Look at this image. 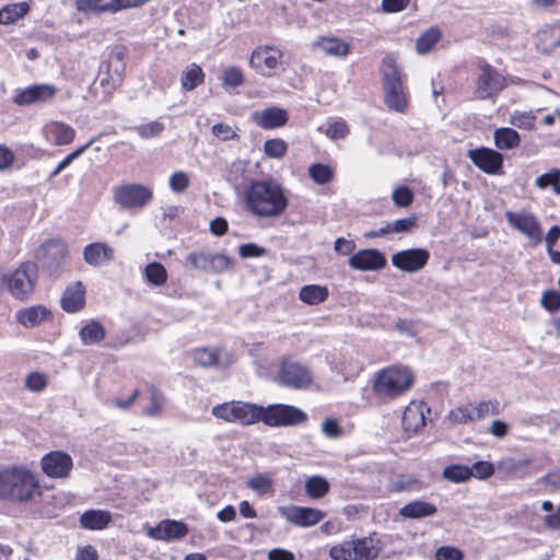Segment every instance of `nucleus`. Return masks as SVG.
<instances>
[{
	"instance_id": "nucleus-30",
	"label": "nucleus",
	"mask_w": 560,
	"mask_h": 560,
	"mask_svg": "<svg viewBox=\"0 0 560 560\" xmlns=\"http://www.w3.org/2000/svg\"><path fill=\"white\" fill-rule=\"evenodd\" d=\"M436 511L438 509L434 504L416 500L405 504L399 510V514L405 518H423L434 515Z\"/></svg>"
},
{
	"instance_id": "nucleus-62",
	"label": "nucleus",
	"mask_w": 560,
	"mask_h": 560,
	"mask_svg": "<svg viewBox=\"0 0 560 560\" xmlns=\"http://www.w3.org/2000/svg\"><path fill=\"white\" fill-rule=\"evenodd\" d=\"M535 117L529 113H514L511 116V124L522 129H532Z\"/></svg>"
},
{
	"instance_id": "nucleus-32",
	"label": "nucleus",
	"mask_w": 560,
	"mask_h": 560,
	"mask_svg": "<svg viewBox=\"0 0 560 560\" xmlns=\"http://www.w3.org/2000/svg\"><path fill=\"white\" fill-rule=\"evenodd\" d=\"M385 103L392 110L404 113L407 108L408 100L404 91L402 83L399 85L384 88Z\"/></svg>"
},
{
	"instance_id": "nucleus-17",
	"label": "nucleus",
	"mask_w": 560,
	"mask_h": 560,
	"mask_svg": "<svg viewBox=\"0 0 560 560\" xmlns=\"http://www.w3.org/2000/svg\"><path fill=\"white\" fill-rule=\"evenodd\" d=\"M57 89L52 84H35L16 92L13 102L19 106L43 103L56 95Z\"/></svg>"
},
{
	"instance_id": "nucleus-14",
	"label": "nucleus",
	"mask_w": 560,
	"mask_h": 560,
	"mask_svg": "<svg viewBox=\"0 0 560 560\" xmlns=\"http://www.w3.org/2000/svg\"><path fill=\"white\" fill-rule=\"evenodd\" d=\"M278 511L288 522L300 527L316 525L325 517L320 510L305 506H280Z\"/></svg>"
},
{
	"instance_id": "nucleus-38",
	"label": "nucleus",
	"mask_w": 560,
	"mask_h": 560,
	"mask_svg": "<svg viewBox=\"0 0 560 560\" xmlns=\"http://www.w3.org/2000/svg\"><path fill=\"white\" fill-rule=\"evenodd\" d=\"M495 147L501 150H510L518 147L520 135L512 128H499L493 135Z\"/></svg>"
},
{
	"instance_id": "nucleus-16",
	"label": "nucleus",
	"mask_w": 560,
	"mask_h": 560,
	"mask_svg": "<svg viewBox=\"0 0 560 560\" xmlns=\"http://www.w3.org/2000/svg\"><path fill=\"white\" fill-rule=\"evenodd\" d=\"M468 158L475 166L487 174H498L503 166L502 154L489 148L469 150Z\"/></svg>"
},
{
	"instance_id": "nucleus-24",
	"label": "nucleus",
	"mask_w": 560,
	"mask_h": 560,
	"mask_svg": "<svg viewBox=\"0 0 560 560\" xmlns=\"http://www.w3.org/2000/svg\"><path fill=\"white\" fill-rule=\"evenodd\" d=\"M353 547V560H374L378 557L381 551V542L372 535L363 538L351 540Z\"/></svg>"
},
{
	"instance_id": "nucleus-50",
	"label": "nucleus",
	"mask_w": 560,
	"mask_h": 560,
	"mask_svg": "<svg viewBox=\"0 0 560 560\" xmlns=\"http://www.w3.org/2000/svg\"><path fill=\"white\" fill-rule=\"evenodd\" d=\"M287 143L279 138L267 140L264 144V152L272 159H280L287 152Z\"/></svg>"
},
{
	"instance_id": "nucleus-9",
	"label": "nucleus",
	"mask_w": 560,
	"mask_h": 560,
	"mask_svg": "<svg viewBox=\"0 0 560 560\" xmlns=\"http://www.w3.org/2000/svg\"><path fill=\"white\" fill-rule=\"evenodd\" d=\"M153 198L151 188L141 184H127L114 191L115 201L124 209L135 210L147 206Z\"/></svg>"
},
{
	"instance_id": "nucleus-57",
	"label": "nucleus",
	"mask_w": 560,
	"mask_h": 560,
	"mask_svg": "<svg viewBox=\"0 0 560 560\" xmlns=\"http://www.w3.org/2000/svg\"><path fill=\"white\" fill-rule=\"evenodd\" d=\"M90 145L91 142H88L86 144L68 154L51 172L50 177H56L58 174H60L65 168H67L71 164V162L74 159L79 158Z\"/></svg>"
},
{
	"instance_id": "nucleus-3",
	"label": "nucleus",
	"mask_w": 560,
	"mask_h": 560,
	"mask_svg": "<svg viewBox=\"0 0 560 560\" xmlns=\"http://www.w3.org/2000/svg\"><path fill=\"white\" fill-rule=\"evenodd\" d=\"M412 382L413 377L408 369L393 366L377 373L373 390L377 396L393 399L408 390Z\"/></svg>"
},
{
	"instance_id": "nucleus-60",
	"label": "nucleus",
	"mask_w": 560,
	"mask_h": 560,
	"mask_svg": "<svg viewBox=\"0 0 560 560\" xmlns=\"http://www.w3.org/2000/svg\"><path fill=\"white\" fill-rule=\"evenodd\" d=\"M392 197L398 207H408L413 200L412 191L405 186L396 188Z\"/></svg>"
},
{
	"instance_id": "nucleus-2",
	"label": "nucleus",
	"mask_w": 560,
	"mask_h": 560,
	"mask_svg": "<svg viewBox=\"0 0 560 560\" xmlns=\"http://www.w3.org/2000/svg\"><path fill=\"white\" fill-rule=\"evenodd\" d=\"M38 492L35 475L20 467L0 471V497L12 502H27Z\"/></svg>"
},
{
	"instance_id": "nucleus-43",
	"label": "nucleus",
	"mask_w": 560,
	"mask_h": 560,
	"mask_svg": "<svg viewBox=\"0 0 560 560\" xmlns=\"http://www.w3.org/2000/svg\"><path fill=\"white\" fill-rule=\"evenodd\" d=\"M308 175L314 183L324 185L332 180L334 172L330 166L316 163L308 167Z\"/></svg>"
},
{
	"instance_id": "nucleus-53",
	"label": "nucleus",
	"mask_w": 560,
	"mask_h": 560,
	"mask_svg": "<svg viewBox=\"0 0 560 560\" xmlns=\"http://www.w3.org/2000/svg\"><path fill=\"white\" fill-rule=\"evenodd\" d=\"M164 129V126L159 121H150L144 125L133 127V130L142 138L150 139L158 137Z\"/></svg>"
},
{
	"instance_id": "nucleus-49",
	"label": "nucleus",
	"mask_w": 560,
	"mask_h": 560,
	"mask_svg": "<svg viewBox=\"0 0 560 560\" xmlns=\"http://www.w3.org/2000/svg\"><path fill=\"white\" fill-rule=\"evenodd\" d=\"M211 254L207 252H194L187 256V261L192 269L209 272Z\"/></svg>"
},
{
	"instance_id": "nucleus-54",
	"label": "nucleus",
	"mask_w": 560,
	"mask_h": 560,
	"mask_svg": "<svg viewBox=\"0 0 560 560\" xmlns=\"http://www.w3.org/2000/svg\"><path fill=\"white\" fill-rule=\"evenodd\" d=\"M474 413L476 417V420L482 419L487 417L488 415H499L500 413V406L497 400H487L479 402L474 408Z\"/></svg>"
},
{
	"instance_id": "nucleus-42",
	"label": "nucleus",
	"mask_w": 560,
	"mask_h": 560,
	"mask_svg": "<svg viewBox=\"0 0 560 560\" xmlns=\"http://www.w3.org/2000/svg\"><path fill=\"white\" fill-rule=\"evenodd\" d=\"M75 4L81 12H115L114 0H77Z\"/></svg>"
},
{
	"instance_id": "nucleus-48",
	"label": "nucleus",
	"mask_w": 560,
	"mask_h": 560,
	"mask_svg": "<svg viewBox=\"0 0 560 560\" xmlns=\"http://www.w3.org/2000/svg\"><path fill=\"white\" fill-rule=\"evenodd\" d=\"M353 542L346 540L341 544H337L329 549V557L332 560H353V550L351 549Z\"/></svg>"
},
{
	"instance_id": "nucleus-58",
	"label": "nucleus",
	"mask_w": 560,
	"mask_h": 560,
	"mask_svg": "<svg viewBox=\"0 0 560 560\" xmlns=\"http://www.w3.org/2000/svg\"><path fill=\"white\" fill-rule=\"evenodd\" d=\"M540 303L542 307L550 312L560 310V293L557 291H546L542 293Z\"/></svg>"
},
{
	"instance_id": "nucleus-25",
	"label": "nucleus",
	"mask_w": 560,
	"mask_h": 560,
	"mask_svg": "<svg viewBox=\"0 0 560 560\" xmlns=\"http://www.w3.org/2000/svg\"><path fill=\"white\" fill-rule=\"evenodd\" d=\"M50 317V312L43 305L25 307L16 312L15 319L25 328H32Z\"/></svg>"
},
{
	"instance_id": "nucleus-45",
	"label": "nucleus",
	"mask_w": 560,
	"mask_h": 560,
	"mask_svg": "<svg viewBox=\"0 0 560 560\" xmlns=\"http://www.w3.org/2000/svg\"><path fill=\"white\" fill-rule=\"evenodd\" d=\"M246 486L256 493L262 495L272 490V480L267 475L257 474L246 481Z\"/></svg>"
},
{
	"instance_id": "nucleus-21",
	"label": "nucleus",
	"mask_w": 560,
	"mask_h": 560,
	"mask_svg": "<svg viewBox=\"0 0 560 560\" xmlns=\"http://www.w3.org/2000/svg\"><path fill=\"white\" fill-rule=\"evenodd\" d=\"M114 248L102 242L91 243L83 249L84 261L93 267L108 265L112 260H114Z\"/></svg>"
},
{
	"instance_id": "nucleus-15",
	"label": "nucleus",
	"mask_w": 560,
	"mask_h": 560,
	"mask_svg": "<svg viewBox=\"0 0 560 560\" xmlns=\"http://www.w3.org/2000/svg\"><path fill=\"white\" fill-rule=\"evenodd\" d=\"M194 360L203 368L226 369L233 361V354L225 348L205 347L195 350Z\"/></svg>"
},
{
	"instance_id": "nucleus-47",
	"label": "nucleus",
	"mask_w": 560,
	"mask_h": 560,
	"mask_svg": "<svg viewBox=\"0 0 560 560\" xmlns=\"http://www.w3.org/2000/svg\"><path fill=\"white\" fill-rule=\"evenodd\" d=\"M447 419L455 424L468 423L476 420L474 409L467 406H460L448 412Z\"/></svg>"
},
{
	"instance_id": "nucleus-7",
	"label": "nucleus",
	"mask_w": 560,
	"mask_h": 560,
	"mask_svg": "<svg viewBox=\"0 0 560 560\" xmlns=\"http://www.w3.org/2000/svg\"><path fill=\"white\" fill-rule=\"evenodd\" d=\"M479 74L475 82L474 97L480 101L492 100L505 88V77L485 60L478 63Z\"/></svg>"
},
{
	"instance_id": "nucleus-40",
	"label": "nucleus",
	"mask_w": 560,
	"mask_h": 560,
	"mask_svg": "<svg viewBox=\"0 0 560 560\" xmlns=\"http://www.w3.org/2000/svg\"><path fill=\"white\" fill-rule=\"evenodd\" d=\"M441 31L438 27H430L421 34L416 40V49L418 54H427L440 40Z\"/></svg>"
},
{
	"instance_id": "nucleus-46",
	"label": "nucleus",
	"mask_w": 560,
	"mask_h": 560,
	"mask_svg": "<svg viewBox=\"0 0 560 560\" xmlns=\"http://www.w3.org/2000/svg\"><path fill=\"white\" fill-rule=\"evenodd\" d=\"M209 272L222 273L234 267V259L224 254H211Z\"/></svg>"
},
{
	"instance_id": "nucleus-23",
	"label": "nucleus",
	"mask_w": 560,
	"mask_h": 560,
	"mask_svg": "<svg viewBox=\"0 0 560 560\" xmlns=\"http://www.w3.org/2000/svg\"><path fill=\"white\" fill-rule=\"evenodd\" d=\"M537 49L542 54H551L560 47V21L544 26L537 35Z\"/></svg>"
},
{
	"instance_id": "nucleus-8",
	"label": "nucleus",
	"mask_w": 560,
	"mask_h": 560,
	"mask_svg": "<svg viewBox=\"0 0 560 560\" xmlns=\"http://www.w3.org/2000/svg\"><path fill=\"white\" fill-rule=\"evenodd\" d=\"M260 421L268 427H293L307 421V415L291 405L275 404L261 407Z\"/></svg>"
},
{
	"instance_id": "nucleus-10",
	"label": "nucleus",
	"mask_w": 560,
	"mask_h": 560,
	"mask_svg": "<svg viewBox=\"0 0 560 560\" xmlns=\"http://www.w3.org/2000/svg\"><path fill=\"white\" fill-rule=\"evenodd\" d=\"M279 377L283 386L293 389L306 388L313 382L312 372L305 365L293 361L281 363Z\"/></svg>"
},
{
	"instance_id": "nucleus-12",
	"label": "nucleus",
	"mask_w": 560,
	"mask_h": 560,
	"mask_svg": "<svg viewBox=\"0 0 560 560\" xmlns=\"http://www.w3.org/2000/svg\"><path fill=\"white\" fill-rule=\"evenodd\" d=\"M430 254L424 248H409L395 253L392 256V264L405 272H417L429 261Z\"/></svg>"
},
{
	"instance_id": "nucleus-19",
	"label": "nucleus",
	"mask_w": 560,
	"mask_h": 560,
	"mask_svg": "<svg viewBox=\"0 0 560 560\" xmlns=\"http://www.w3.org/2000/svg\"><path fill=\"white\" fill-rule=\"evenodd\" d=\"M349 266L361 271L380 270L386 266V258L377 249H361L349 258Z\"/></svg>"
},
{
	"instance_id": "nucleus-59",
	"label": "nucleus",
	"mask_w": 560,
	"mask_h": 560,
	"mask_svg": "<svg viewBox=\"0 0 560 560\" xmlns=\"http://www.w3.org/2000/svg\"><path fill=\"white\" fill-rule=\"evenodd\" d=\"M267 253L265 247H261L255 243L242 244L238 247V254L242 258L261 257Z\"/></svg>"
},
{
	"instance_id": "nucleus-22",
	"label": "nucleus",
	"mask_w": 560,
	"mask_h": 560,
	"mask_svg": "<svg viewBox=\"0 0 560 560\" xmlns=\"http://www.w3.org/2000/svg\"><path fill=\"white\" fill-rule=\"evenodd\" d=\"M187 526L177 521H162L149 529L148 535L156 540L180 539L187 534Z\"/></svg>"
},
{
	"instance_id": "nucleus-11",
	"label": "nucleus",
	"mask_w": 560,
	"mask_h": 560,
	"mask_svg": "<svg viewBox=\"0 0 560 560\" xmlns=\"http://www.w3.org/2000/svg\"><path fill=\"white\" fill-rule=\"evenodd\" d=\"M44 474L50 478H68L73 468L71 456L62 451H52L45 454L40 459Z\"/></svg>"
},
{
	"instance_id": "nucleus-20",
	"label": "nucleus",
	"mask_w": 560,
	"mask_h": 560,
	"mask_svg": "<svg viewBox=\"0 0 560 560\" xmlns=\"http://www.w3.org/2000/svg\"><path fill=\"white\" fill-rule=\"evenodd\" d=\"M430 408L423 401H411L404 410L401 422L406 432L416 433L425 424L424 412Z\"/></svg>"
},
{
	"instance_id": "nucleus-52",
	"label": "nucleus",
	"mask_w": 560,
	"mask_h": 560,
	"mask_svg": "<svg viewBox=\"0 0 560 560\" xmlns=\"http://www.w3.org/2000/svg\"><path fill=\"white\" fill-rule=\"evenodd\" d=\"M189 183L188 174L182 171L174 172L168 179L171 190L176 194L184 192L188 188Z\"/></svg>"
},
{
	"instance_id": "nucleus-39",
	"label": "nucleus",
	"mask_w": 560,
	"mask_h": 560,
	"mask_svg": "<svg viewBox=\"0 0 560 560\" xmlns=\"http://www.w3.org/2000/svg\"><path fill=\"white\" fill-rule=\"evenodd\" d=\"M28 11V4L26 2H20L14 4L5 5L0 10V24L8 25L18 21L20 18L25 15Z\"/></svg>"
},
{
	"instance_id": "nucleus-31",
	"label": "nucleus",
	"mask_w": 560,
	"mask_h": 560,
	"mask_svg": "<svg viewBox=\"0 0 560 560\" xmlns=\"http://www.w3.org/2000/svg\"><path fill=\"white\" fill-rule=\"evenodd\" d=\"M46 132L57 145H66L71 143L75 136V131L72 127L58 121L47 125Z\"/></svg>"
},
{
	"instance_id": "nucleus-29",
	"label": "nucleus",
	"mask_w": 560,
	"mask_h": 560,
	"mask_svg": "<svg viewBox=\"0 0 560 560\" xmlns=\"http://www.w3.org/2000/svg\"><path fill=\"white\" fill-rule=\"evenodd\" d=\"M314 45L328 56L345 57L349 52L348 43L332 36H322Z\"/></svg>"
},
{
	"instance_id": "nucleus-51",
	"label": "nucleus",
	"mask_w": 560,
	"mask_h": 560,
	"mask_svg": "<svg viewBox=\"0 0 560 560\" xmlns=\"http://www.w3.org/2000/svg\"><path fill=\"white\" fill-rule=\"evenodd\" d=\"M222 83L224 86L237 88L244 83L243 71L237 67H229L223 71Z\"/></svg>"
},
{
	"instance_id": "nucleus-33",
	"label": "nucleus",
	"mask_w": 560,
	"mask_h": 560,
	"mask_svg": "<svg viewBox=\"0 0 560 560\" xmlns=\"http://www.w3.org/2000/svg\"><path fill=\"white\" fill-rule=\"evenodd\" d=\"M329 291L327 287L319 284H307L300 289V300L308 305H318L328 299Z\"/></svg>"
},
{
	"instance_id": "nucleus-6",
	"label": "nucleus",
	"mask_w": 560,
	"mask_h": 560,
	"mask_svg": "<svg viewBox=\"0 0 560 560\" xmlns=\"http://www.w3.org/2000/svg\"><path fill=\"white\" fill-rule=\"evenodd\" d=\"M211 412L225 422L250 425L260 421L261 406L244 401H228L213 406Z\"/></svg>"
},
{
	"instance_id": "nucleus-64",
	"label": "nucleus",
	"mask_w": 560,
	"mask_h": 560,
	"mask_svg": "<svg viewBox=\"0 0 560 560\" xmlns=\"http://www.w3.org/2000/svg\"><path fill=\"white\" fill-rule=\"evenodd\" d=\"M212 133L223 141H228L237 137V133L230 125L219 122L214 124L211 128Z\"/></svg>"
},
{
	"instance_id": "nucleus-18",
	"label": "nucleus",
	"mask_w": 560,
	"mask_h": 560,
	"mask_svg": "<svg viewBox=\"0 0 560 560\" xmlns=\"http://www.w3.org/2000/svg\"><path fill=\"white\" fill-rule=\"evenodd\" d=\"M288 112L277 106L256 110L250 115V120L264 130L281 128L288 122Z\"/></svg>"
},
{
	"instance_id": "nucleus-28",
	"label": "nucleus",
	"mask_w": 560,
	"mask_h": 560,
	"mask_svg": "<svg viewBox=\"0 0 560 560\" xmlns=\"http://www.w3.org/2000/svg\"><path fill=\"white\" fill-rule=\"evenodd\" d=\"M112 521V514L104 510H89L80 517V524L83 528L90 530H101L107 527Z\"/></svg>"
},
{
	"instance_id": "nucleus-34",
	"label": "nucleus",
	"mask_w": 560,
	"mask_h": 560,
	"mask_svg": "<svg viewBox=\"0 0 560 560\" xmlns=\"http://www.w3.org/2000/svg\"><path fill=\"white\" fill-rule=\"evenodd\" d=\"M381 73L383 75L384 88L399 85L402 83L400 70L396 60L392 56H386L382 60Z\"/></svg>"
},
{
	"instance_id": "nucleus-35",
	"label": "nucleus",
	"mask_w": 560,
	"mask_h": 560,
	"mask_svg": "<svg viewBox=\"0 0 560 560\" xmlns=\"http://www.w3.org/2000/svg\"><path fill=\"white\" fill-rule=\"evenodd\" d=\"M106 331L104 326L97 320H91L79 331L80 340L83 345H95L104 340Z\"/></svg>"
},
{
	"instance_id": "nucleus-13",
	"label": "nucleus",
	"mask_w": 560,
	"mask_h": 560,
	"mask_svg": "<svg viewBox=\"0 0 560 560\" xmlns=\"http://www.w3.org/2000/svg\"><path fill=\"white\" fill-rule=\"evenodd\" d=\"M505 219L511 226L526 235L534 244L541 243L542 230L535 215L506 211Z\"/></svg>"
},
{
	"instance_id": "nucleus-26",
	"label": "nucleus",
	"mask_w": 560,
	"mask_h": 560,
	"mask_svg": "<svg viewBox=\"0 0 560 560\" xmlns=\"http://www.w3.org/2000/svg\"><path fill=\"white\" fill-rule=\"evenodd\" d=\"M44 266L57 270L68 254V247L63 242L54 240L44 245Z\"/></svg>"
},
{
	"instance_id": "nucleus-5",
	"label": "nucleus",
	"mask_w": 560,
	"mask_h": 560,
	"mask_svg": "<svg viewBox=\"0 0 560 560\" xmlns=\"http://www.w3.org/2000/svg\"><path fill=\"white\" fill-rule=\"evenodd\" d=\"M283 52L276 46H258L249 58L250 68L264 78L279 77L287 68Z\"/></svg>"
},
{
	"instance_id": "nucleus-63",
	"label": "nucleus",
	"mask_w": 560,
	"mask_h": 560,
	"mask_svg": "<svg viewBox=\"0 0 560 560\" xmlns=\"http://www.w3.org/2000/svg\"><path fill=\"white\" fill-rule=\"evenodd\" d=\"M436 560H463V552L450 546L440 547L435 552Z\"/></svg>"
},
{
	"instance_id": "nucleus-27",
	"label": "nucleus",
	"mask_w": 560,
	"mask_h": 560,
	"mask_svg": "<svg viewBox=\"0 0 560 560\" xmlns=\"http://www.w3.org/2000/svg\"><path fill=\"white\" fill-rule=\"evenodd\" d=\"M85 289L81 282L66 289L60 303L61 307L68 313H75L84 306Z\"/></svg>"
},
{
	"instance_id": "nucleus-44",
	"label": "nucleus",
	"mask_w": 560,
	"mask_h": 560,
	"mask_svg": "<svg viewBox=\"0 0 560 560\" xmlns=\"http://www.w3.org/2000/svg\"><path fill=\"white\" fill-rule=\"evenodd\" d=\"M472 476V470L467 466L451 465L444 468L443 477L452 482H464Z\"/></svg>"
},
{
	"instance_id": "nucleus-55",
	"label": "nucleus",
	"mask_w": 560,
	"mask_h": 560,
	"mask_svg": "<svg viewBox=\"0 0 560 560\" xmlns=\"http://www.w3.org/2000/svg\"><path fill=\"white\" fill-rule=\"evenodd\" d=\"M348 133L349 127L343 120H336L329 124L325 130V135L332 140L343 139Z\"/></svg>"
},
{
	"instance_id": "nucleus-41",
	"label": "nucleus",
	"mask_w": 560,
	"mask_h": 560,
	"mask_svg": "<svg viewBox=\"0 0 560 560\" xmlns=\"http://www.w3.org/2000/svg\"><path fill=\"white\" fill-rule=\"evenodd\" d=\"M329 490L328 481L320 476H312L305 482V491L310 498H323Z\"/></svg>"
},
{
	"instance_id": "nucleus-4",
	"label": "nucleus",
	"mask_w": 560,
	"mask_h": 560,
	"mask_svg": "<svg viewBox=\"0 0 560 560\" xmlns=\"http://www.w3.org/2000/svg\"><path fill=\"white\" fill-rule=\"evenodd\" d=\"M3 282L14 299L25 301L35 290L37 267L30 261L23 262L14 271L3 275Z\"/></svg>"
},
{
	"instance_id": "nucleus-1",
	"label": "nucleus",
	"mask_w": 560,
	"mask_h": 560,
	"mask_svg": "<svg viewBox=\"0 0 560 560\" xmlns=\"http://www.w3.org/2000/svg\"><path fill=\"white\" fill-rule=\"evenodd\" d=\"M243 199L246 209L257 218H278L288 207L284 191L275 180L252 182L245 187Z\"/></svg>"
},
{
	"instance_id": "nucleus-56",
	"label": "nucleus",
	"mask_w": 560,
	"mask_h": 560,
	"mask_svg": "<svg viewBox=\"0 0 560 560\" xmlns=\"http://www.w3.org/2000/svg\"><path fill=\"white\" fill-rule=\"evenodd\" d=\"M559 179H560V170L552 168L550 172L538 176L535 179V185L540 189H544L548 186H552V189L555 190V185L558 184Z\"/></svg>"
},
{
	"instance_id": "nucleus-37",
	"label": "nucleus",
	"mask_w": 560,
	"mask_h": 560,
	"mask_svg": "<svg viewBox=\"0 0 560 560\" xmlns=\"http://www.w3.org/2000/svg\"><path fill=\"white\" fill-rule=\"evenodd\" d=\"M143 277L148 284L162 287L167 281V271L161 262H150L143 269Z\"/></svg>"
},
{
	"instance_id": "nucleus-61",
	"label": "nucleus",
	"mask_w": 560,
	"mask_h": 560,
	"mask_svg": "<svg viewBox=\"0 0 560 560\" xmlns=\"http://www.w3.org/2000/svg\"><path fill=\"white\" fill-rule=\"evenodd\" d=\"M322 432L329 439H338L342 435V429L335 419H325L322 423Z\"/></svg>"
},
{
	"instance_id": "nucleus-36",
	"label": "nucleus",
	"mask_w": 560,
	"mask_h": 560,
	"mask_svg": "<svg viewBox=\"0 0 560 560\" xmlns=\"http://www.w3.org/2000/svg\"><path fill=\"white\" fill-rule=\"evenodd\" d=\"M205 73L202 69L196 65L191 63L186 67L180 75V84L182 89L185 91H192L199 84L203 82Z\"/></svg>"
}]
</instances>
